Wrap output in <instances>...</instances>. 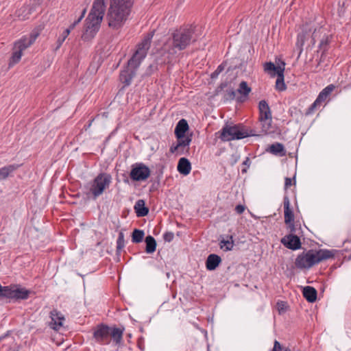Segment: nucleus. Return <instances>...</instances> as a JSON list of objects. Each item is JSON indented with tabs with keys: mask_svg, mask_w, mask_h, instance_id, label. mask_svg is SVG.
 Returning <instances> with one entry per match:
<instances>
[{
	"mask_svg": "<svg viewBox=\"0 0 351 351\" xmlns=\"http://www.w3.org/2000/svg\"><path fill=\"white\" fill-rule=\"evenodd\" d=\"M125 246L124 234L123 232H119V237L117 241V248L118 251L122 250Z\"/></svg>",
	"mask_w": 351,
	"mask_h": 351,
	"instance_id": "72a5a7b5",
	"label": "nucleus"
},
{
	"mask_svg": "<svg viewBox=\"0 0 351 351\" xmlns=\"http://www.w3.org/2000/svg\"><path fill=\"white\" fill-rule=\"evenodd\" d=\"M236 93L234 90L230 89L226 91L225 98L226 99L233 100L235 98Z\"/></svg>",
	"mask_w": 351,
	"mask_h": 351,
	"instance_id": "e433bc0d",
	"label": "nucleus"
},
{
	"mask_svg": "<svg viewBox=\"0 0 351 351\" xmlns=\"http://www.w3.org/2000/svg\"><path fill=\"white\" fill-rule=\"evenodd\" d=\"M76 25H75V24H72L71 25V26L68 28V29H70V32L75 27Z\"/></svg>",
	"mask_w": 351,
	"mask_h": 351,
	"instance_id": "09e8293b",
	"label": "nucleus"
},
{
	"mask_svg": "<svg viewBox=\"0 0 351 351\" xmlns=\"http://www.w3.org/2000/svg\"><path fill=\"white\" fill-rule=\"evenodd\" d=\"M29 293L28 290L19 286H7L5 298L25 300L28 298Z\"/></svg>",
	"mask_w": 351,
	"mask_h": 351,
	"instance_id": "2eb2a0df",
	"label": "nucleus"
},
{
	"mask_svg": "<svg viewBox=\"0 0 351 351\" xmlns=\"http://www.w3.org/2000/svg\"><path fill=\"white\" fill-rule=\"evenodd\" d=\"M192 141L191 136L186 138H177L176 143H173L170 148L169 152L175 156L184 155L189 153V145Z\"/></svg>",
	"mask_w": 351,
	"mask_h": 351,
	"instance_id": "ddd939ff",
	"label": "nucleus"
},
{
	"mask_svg": "<svg viewBox=\"0 0 351 351\" xmlns=\"http://www.w3.org/2000/svg\"><path fill=\"white\" fill-rule=\"evenodd\" d=\"M292 185V180L290 178H285V189L287 190Z\"/></svg>",
	"mask_w": 351,
	"mask_h": 351,
	"instance_id": "37998d69",
	"label": "nucleus"
},
{
	"mask_svg": "<svg viewBox=\"0 0 351 351\" xmlns=\"http://www.w3.org/2000/svg\"><path fill=\"white\" fill-rule=\"evenodd\" d=\"M82 21V17H79L77 20H76L73 24H75V25H77L80 21Z\"/></svg>",
	"mask_w": 351,
	"mask_h": 351,
	"instance_id": "49530a36",
	"label": "nucleus"
},
{
	"mask_svg": "<svg viewBox=\"0 0 351 351\" xmlns=\"http://www.w3.org/2000/svg\"><path fill=\"white\" fill-rule=\"evenodd\" d=\"M224 69V66L221 64L218 66L217 69L211 74L210 77L211 78H216L219 75L220 73H221Z\"/></svg>",
	"mask_w": 351,
	"mask_h": 351,
	"instance_id": "c9c22d12",
	"label": "nucleus"
},
{
	"mask_svg": "<svg viewBox=\"0 0 351 351\" xmlns=\"http://www.w3.org/2000/svg\"><path fill=\"white\" fill-rule=\"evenodd\" d=\"M221 262V258L219 256L215 254L208 255L206 261V267L209 271L215 270Z\"/></svg>",
	"mask_w": 351,
	"mask_h": 351,
	"instance_id": "4be33fe9",
	"label": "nucleus"
},
{
	"mask_svg": "<svg viewBox=\"0 0 351 351\" xmlns=\"http://www.w3.org/2000/svg\"><path fill=\"white\" fill-rule=\"evenodd\" d=\"M284 218L285 223H290L294 221V214L291 208L290 201L288 196L285 195L283 198Z\"/></svg>",
	"mask_w": 351,
	"mask_h": 351,
	"instance_id": "a211bd4d",
	"label": "nucleus"
},
{
	"mask_svg": "<svg viewBox=\"0 0 351 351\" xmlns=\"http://www.w3.org/2000/svg\"><path fill=\"white\" fill-rule=\"evenodd\" d=\"M146 243V252L147 253H152L154 252V237L147 236L145 239Z\"/></svg>",
	"mask_w": 351,
	"mask_h": 351,
	"instance_id": "473e14b6",
	"label": "nucleus"
},
{
	"mask_svg": "<svg viewBox=\"0 0 351 351\" xmlns=\"http://www.w3.org/2000/svg\"><path fill=\"white\" fill-rule=\"evenodd\" d=\"M153 32H150L141 43L132 57L128 60L127 67L120 73V80L125 86L130 84L135 75V69L139 65L141 60L146 56L147 50L151 47Z\"/></svg>",
	"mask_w": 351,
	"mask_h": 351,
	"instance_id": "f03ea898",
	"label": "nucleus"
},
{
	"mask_svg": "<svg viewBox=\"0 0 351 351\" xmlns=\"http://www.w3.org/2000/svg\"><path fill=\"white\" fill-rule=\"evenodd\" d=\"M335 86L333 84H329L324 88L318 95L315 101L306 110L305 114H312L317 108H319L323 102H324L335 90Z\"/></svg>",
	"mask_w": 351,
	"mask_h": 351,
	"instance_id": "f8f14e48",
	"label": "nucleus"
},
{
	"mask_svg": "<svg viewBox=\"0 0 351 351\" xmlns=\"http://www.w3.org/2000/svg\"><path fill=\"white\" fill-rule=\"evenodd\" d=\"M321 41L319 44V49L322 51V56H323L328 49V45L330 43V38L329 36L325 34L322 36Z\"/></svg>",
	"mask_w": 351,
	"mask_h": 351,
	"instance_id": "c756f323",
	"label": "nucleus"
},
{
	"mask_svg": "<svg viewBox=\"0 0 351 351\" xmlns=\"http://www.w3.org/2000/svg\"><path fill=\"white\" fill-rule=\"evenodd\" d=\"M189 130L187 121L182 119L178 121L175 128V135L177 138H186L189 136L185 135L186 132Z\"/></svg>",
	"mask_w": 351,
	"mask_h": 351,
	"instance_id": "aec40b11",
	"label": "nucleus"
},
{
	"mask_svg": "<svg viewBox=\"0 0 351 351\" xmlns=\"http://www.w3.org/2000/svg\"><path fill=\"white\" fill-rule=\"evenodd\" d=\"M32 11V8L28 5H25L21 8L18 12L17 14L20 19L26 20L29 18V16L31 14Z\"/></svg>",
	"mask_w": 351,
	"mask_h": 351,
	"instance_id": "7c9ffc66",
	"label": "nucleus"
},
{
	"mask_svg": "<svg viewBox=\"0 0 351 351\" xmlns=\"http://www.w3.org/2000/svg\"><path fill=\"white\" fill-rule=\"evenodd\" d=\"M268 150L270 153L275 155H279L280 156H283L286 154L283 145L280 143H276L271 145Z\"/></svg>",
	"mask_w": 351,
	"mask_h": 351,
	"instance_id": "a878e982",
	"label": "nucleus"
},
{
	"mask_svg": "<svg viewBox=\"0 0 351 351\" xmlns=\"http://www.w3.org/2000/svg\"><path fill=\"white\" fill-rule=\"evenodd\" d=\"M111 179L109 174H99L92 182L85 186L86 196L90 199H96L109 186Z\"/></svg>",
	"mask_w": 351,
	"mask_h": 351,
	"instance_id": "0eeeda50",
	"label": "nucleus"
},
{
	"mask_svg": "<svg viewBox=\"0 0 351 351\" xmlns=\"http://www.w3.org/2000/svg\"><path fill=\"white\" fill-rule=\"evenodd\" d=\"M123 330L106 325L98 326L94 332L93 338L96 342L101 345L120 346L122 343Z\"/></svg>",
	"mask_w": 351,
	"mask_h": 351,
	"instance_id": "39448f33",
	"label": "nucleus"
},
{
	"mask_svg": "<svg viewBox=\"0 0 351 351\" xmlns=\"http://www.w3.org/2000/svg\"><path fill=\"white\" fill-rule=\"evenodd\" d=\"M193 31L191 28H180L172 34L173 49H185L193 40Z\"/></svg>",
	"mask_w": 351,
	"mask_h": 351,
	"instance_id": "1a4fd4ad",
	"label": "nucleus"
},
{
	"mask_svg": "<svg viewBox=\"0 0 351 351\" xmlns=\"http://www.w3.org/2000/svg\"><path fill=\"white\" fill-rule=\"evenodd\" d=\"M287 226V228L290 232V234H293L295 232V227L294 224V221H291L290 223H285Z\"/></svg>",
	"mask_w": 351,
	"mask_h": 351,
	"instance_id": "a19ab883",
	"label": "nucleus"
},
{
	"mask_svg": "<svg viewBox=\"0 0 351 351\" xmlns=\"http://www.w3.org/2000/svg\"><path fill=\"white\" fill-rule=\"evenodd\" d=\"M324 30L322 27L318 29L315 27V25L312 23H304L300 27V32L298 34L297 40L295 43V47L299 50L300 54L303 51V46L305 42L311 38V43L314 45L317 38H321Z\"/></svg>",
	"mask_w": 351,
	"mask_h": 351,
	"instance_id": "423d86ee",
	"label": "nucleus"
},
{
	"mask_svg": "<svg viewBox=\"0 0 351 351\" xmlns=\"http://www.w3.org/2000/svg\"><path fill=\"white\" fill-rule=\"evenodd\" d=\"M278 308L279 311H282L284 308V306L285 305V303L284 302H278L277 303Z\"/></svg>",
	"mask_w": 351,
	"mask_h": 351,
	"instance_id": "a18cd8bd",
	"label": "nucleus"
},
{
	"mask_svg": "<svg viewBox=\"0 0 351 351\" xmlns=\"http://www.w3.org/2000/svg\"><path fill=\"white\" fill-rule=\"evenodd\" d=\"M149 174L150 171L147 167L141 163H136L132 166L130 176L134 181H142L147 179Z\"/></svg>",
	"mask_w": 351,
	"mask_h": 351,
	"instance_id": "4468645a",
	"label": "nucleus"
},
{
	"mask_svg": "<svg viewBox=\"0 0 351 351\" xmlns=\"http://www.w3.org/2000/svg\"><path fill=\"white\" fill-rule=\"evenodd\" d=\"M132 4V0H110L106 14L108 26L113 29L121 28L128 18Z\"/></svg>",
	"mask_w": 351,
	"mask_h": 351,
	"instance_id": "f257e3e1",
	"label": "nucleus"
},
{
	"mask_svg": "<svg viewBox=\"0 0 351 351\" xmlns=\"http://www.w3.org/2000/svg\"><path fill=\"white\" fill-rule=\"evenodd\" d=\"M285 63L283 61L280 62V64L276 66L273 62H265L263 65L264 71L269 74L271 77L277 75L276 81V89L278 91L285 90L287 86L284 82V71Z\"/></svg>",
	"mask_w": 351,
	"mask_h": 351,
	"instance_id": "9d476101",
	"label": "nucleus"
},
{
	"mask_svg": "<svg viewBox=\"0 0 351 351\" xmlns=\"http://www.w3.org/2000/svg\"><path fill=\"white\" fill-rule=\"evenodd\" d=\"M283 348L281 344L277 341L275 340L274 343V348L271 351H282Z\"/></svg>",
	"mask_w": 351,
	"mask_h": 351,
	"instance_id": "4c0bfd02",
	"label": "nucleus"
},
{
	"mask_svg": "<svg viewBox=\"0 0 351 351\" xmlns=\"http://www.w3.org/2000/svg\"><path fill=\"white\" fill-rule=\"evenodd\" d=\"M258 119H272L270 107L265 100L258 103Z\"/></svg>",
	"mask_w": 351,
	"mask_h": 351,
	"instance_id": "f3484780",
	"label": "nucleus"
},
{
	"mask_svg": "<svg viewBox=\"0 0 351 351\" xmlns=\"http://www.w3.org/2000/svg\"><path fill=\"white\" fill-rule=\"evenodd\" d=\"M106 0H95L92 9L86 19L85 29L82 35L84 40L93 38L99 31L106 10Z\"/></svg>",
	"mask_w": 351,
	"mask_h": 351,
	"instance_id": "7ed1b4c3",
	"label": "nucleus"
},
{
	"mask_svg": "<svg viewBox=\"0 0 351 351\" xmlns=\"http://www.w3.org/2000/svg\"><path fill=\"white\" fill-rule=\"evenodd\" d=\"M38 35V32H33L29 37H24L15 43L13 53L9 62L10 67L20 61L23 51L34 43Z\"/></svg>",
	"mask_w": 351,
	"mask_h": 351,
	"instance_id": "6e6552de",
	"label": "nucleus"
},
{
	"mask_svg": "<svg viewBox=\"0 0 351 351\" xmlns=\"http://www.w3.org/2000/svg\"><path fill=\"white\" fill-rule=\"evenodd\" d=\"M6 292H7V286L2 287L0 285V298L6 297Z\"/></svg>",
	"mask_w": 351,
	"mask_h": 351,
	"instance_id": "c03bdc74",
	"label": "nucleus"
},
{
	"mask_svg": "<svg viewBox=\"0 0 351 351\" xmlns=\"http://www.w3.org/2000/svg\"><path fill=\"white\" fill-rule=\"evenodd\" d=\"M85 13H86V9H84L82 12V14L80 17H82V19L84 18V15H85Z\"/></svg>",
	"mask_w": 351,
	"mask_h": 351,
	"instance_id": "de8ad7c7",
	"label": "nucleus"
},
{
	"mask_svg": "<svg viewBox=\"0 0 351 351\" xmlns=\"http://www.w3.org/2000/svg\"><path fill=\"white\" fill-rule=\"evenodd\" d=\"M317 291L312 287H305L303 289V295L309 302H314L317 299Z\"/></svg>",
	"mask_w": 351,
	"mask_h": 351,
	"instance_id": "b1692460",
	"label": "nucleus"
},
{
	"mask_svg": "<svg viewBox=\"0 0 351 351\" xmlns=\"http://www.w3.org/2000/svg\"><path fill=\"white\" fill-rule=\"evenodd\" d=\"M250 160L249 158H246L245 160L243 162V165L245 167L242 169L243 173H245L247 171V169L250 167Z\"/></svg>",
	"mask_w": 351,
	"mask_h": 351,
	"instance_id": "58836bf2",
	"label": "nucleus"
},
{
	"mask_svg": "<svg viewBox=\"0 0 351 351\" xmlns=\"http://www.w3.org/2000/svg\"><path fill=\"white\" fill-rule=\"evenodd\" d=\"M280 242L287 248L292 250H298L301 247L300 238L293 234H289L285 236L281 239Z\"/></svg>",
	"mask_w": 351,
	"mask_h": 351,
	"instance_id": "dca6fc26",
	"label": "nucleus"
},
{
	"mask_svg": "<svg viewBox=\"0 0 351 351\" xmlns=\"http://www.w3.org/2000/svg\"><path fill=\"white\" fill-rule=\"evenodd\" d=\"M69 34H70V29H66L64 31L62 36L60 37H59V38L58 39L57 49L60 47V46L62 45L63 42L65 40L66 37L69 35Z\"/></svg>",
	"mask_w": 351,
	"mask_h": 351,
	"instance_id": "f704fd0d",
	"label": "nucleus"
},
{
	"mask_svg": "<svg viewBox=\"0 0 351 351\" xmlns=\"http://www.w3.org/2000/svg\"><path fill=\"white\" fill-rule=\"evenodd\" d=\"M219 246L223 251H230L233 248L234 241L232 236H227V239H222L220 240Z\"/></svg>",
	"mask_w": 351,
	"mask_h": 351,
	"instance_id": "bb28decb",
	"label": "nucleus"
},
{
	"mask_svg": "<svg viewBox=\"0 0 351 351\" xmlns=\"http://www.w3.org/2000/svg\"><path fill=\"white\" fill-rule=\"evenodd\" d=\"M136 215L138 217H144L148 213V208L145 206V203L143 200H138L134 206Z\"/></svg>",
	"mask_w": 351,
	"mask_h": 351,
	"instance_id": "cd10ccee",
	"label": "nucleus"
},
{
	"mask_svg": "<svg viewBox=\"0 0 351 351\" xmlns=\"http://www.w3.org/2000/svg\"><path fill=\"white\" fill-rule=\"evenodd\" d=\"M258 123L263 134H267L274 132L272 119H258Z\"/></svg>",
	"mask_w": 351,
	"mask_h": 351,
	"instance_id": "393cba45",
	"label": "nucleus"
},
{
	"mask_svg": "<svg viewBox=\"0 0 351 351\" xmlns=\"http://www.w3.org/2000/svg\"><path fill=\"white\" fill-rule=\"evenodd\" d=\"M335 256V250L327 249L308 250L298 255L295 261V265L300 269H308L322 261L332 258Z\"/></svg>",
	"mask_w": 351,
	"mask_h": 351,
	"instance_id": "20e7f679",
	"label": "nucleus"
},
{
	"mask_svg": "<svg viewBox=\"0 0 351 351\" xmlns=\"http://www.w3.org/2000/svg\"><path fill=\"white\" fill-rule=\"evenodd\" d=\"M178 171L184 176H187L191 171V164L186 158H181L177 166Z\"/></svg>",
	"mask_w": 351,
	"mask_h": 351,
	"instance_id": "412c9836",
	"label": "nucleus"
},
{
	"mask_svg": "<svg viewBox=\"0 0 351 351\" xmlns=\"http://www.w3.org/2000/svg\"><path fill=\"white\" fill-rule=\"evenodd\" d=\"M145 233L143 230L135 229L132 234V241L133 243H138L143 239Z\"/></svg>",
	"mask_w": 351,
	"mask_h": 351,
	"instance_id": "2f4dec72",
	"label": "nucleus"
},
{
	"mask_svg": "<svg viewBox=\"0 0 351 351\" xmlns=\"http://www.w3.org/2000/svg\"><path fill=\"white\" fill-rule=\"evenodd\" d=\"M18 167V165H8L0 169V180H5L7 178L11 173L15 171Z\"/></svg>",
	"mask_w": 351,
	"mask_h": 351,
	"instance_id": "c85d7f7f",
	"label": "nucleus"
},
{
	"mask_svg": "<svg viewBox=\"0 0 351 351\" xmlns=\"http://www.w3.org/2000/svg\"><path fill=\"white\" fill-rule=\"evenodd\" d=\"M163 237L166 241L170 242L173 240L174 235L172 232H166Z\"/></svg>",
	"mask_w": 351,
	"mask_h": 351,
	"instance_id": "ea45409f",
	"label": "nucleus"
},
{
	"mask_svg": "<svg viewBox=\"0 0 351 351\" xmlns=\"http://www.w3.org/2000/svg\"><path fill=\"white\" fill-rule=\"evenodd\" d=\"M284 351H291V350L289 348H285V349L284 350Z\"/></svg>",
	"mask_w": 351,
	"mask_h": 351,
	"instance_id": "8fccbe9b",
	"label": "nucleus"
},
{
	"mask_svg": "<svg viewBox=\"0 0 351 351\" xmlns=\"http://www.w3.org/2000/svg\"><path fill=\"white\" fill-rule=\"evenodd\" d=\"M248 136L247 132L241 129L238 125H226L221 130L220 138L223 141L242 139Z\"/></svg>",
	"mask_w": 351,
	"mask_h": 351,
	"instance_id": "9b49d317",
	"label": "nucleus"
},
{
	"mask_svg": "<svg viewBox=\"0 0 351 351\" xmlns=\"http://www.w3.org/2000/svg\"><path fill=\"white\" fill-rule=\"evenodd\" d=\"M245 210V206L241 205V204H239L237 206H236L235 207V211L238 213V214H242Z\"/></svg>",
	"mask_w": 351,
	"mask_h": 351,
	"instance_id": "79ce46f5",
	"label": "nucleus"
},
{
	"mask_svg": "<svg viewBox=\"0 0 351 351\" xmlns=\"http://www.w3.org/2000/svg\"><path fill=\"white\" fill-rule=\"evenodd\" d=\"M154 245H155V247H156V242H155V243H154Z\"/></svg>",
	"mask_w": 351,
	"mask_h": 351,
	"instance_id": "3c124183",
	"label": "nucleus"
},
{
	"mask_svg": "<svg viewBox=\"0 0 351 351\" xmlns=\"http://www.w3.org/2000/svg\"><path fill=\"white\" fill-rule=\"evenodd\" d=\"M51 317L52 319V328L55 330H59L62 326V321L64 320V317L61 313L54 310L51 312Z\"/></svg>",
	"mask_w": 351,
	"mask_h": 351,
	"instance_id": "5701e85b",
	"label": "nucleus"
},
{
	"mask_svg": "<svg viewBox=\"0 0 351 351\" xmlns=\"http://www.w3.org/2000/svg\"><path fill=\"white\" fill-rule=\"evenodd\" d=\"M251 91V87L247 85L245 81L241 82L237 89V93L240 94V96L237 98V101L241 103L245 101Z\"/></svg>",
	"mask_w": 351,
	"mask_h": 351,
	"instance_id": "6ab92c4d",
	"label": "nucleus"
}]
</instances>
